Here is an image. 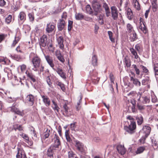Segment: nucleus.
<instances>
[{
  "instance_id": "f257e3e1",
  "label": "nucleus",
  "mask_w": 158,
  "mask_h": 158,
  "mask_svg": "<svg viewBox=\"0 0 158 158\" xmlns=\"http://www.w3.org/2000/svg\"><path fill=\"white\" fill-rule=\"evenodd\" d=\"M127 118L130 120L131 123L128 126H125L124 129L128 133L132 134L135 132V130L136 128L135 119L131 116L127 117Z\"/></svg>"
},
{
  "instance_id": "f03ea898",
  "label": "nucleus",
  "mask_w": 158,
  "mask_h": 158,
  "mask_svg": "<svg viewBox=\"0 0 158 158\" xmlns=\"http://www.w3.org/2000/svg\"><path fill=\"white\" fill-rule=\"evenodd\" d=\"M87 69L89 71V75L92 82L94 84H97L99 80V78L97 77L98 73L95 71V68L91 66L87 67Z\"/></svg>"
},
{
  "instance_id": "7ed1b4c3",
  "label": "nucleus",
  "mask_w": 158,
  "mask_h": 158,
  "mask_svg": "<svg viewBox=\"0 0 158 158\" xmlns=\"http://www.w3.org/2000/svg\"><path fill=\"white\" fill-rule=\"evenodd\" d=\"M33 56L31 62L32 63L34 70L36 71L40 68L41 65V59L36 54L31 52L30 55V57Z\"/></svg>"
},
{
  "instance_id": "20e7f679",
  "label": "nucleus",
  "mask_w": 158,
  "mask_h": 158,
  "mask_svg": "<svg viewBox=\"0 0 158 158\" xmlns=\"http://www.w3.org/2000/svg\"><path fill=\"white\" fill-rule=\"evenodd\" d=\"M92 6L95 12H101L102 10V5L100 2L94 0L92 2Z\"/></svg>"
},
{
  "instance_id": "39448f33",
  "label": "nucleus",
  "mask_w": 158,
  "mask_h": 158,
  "mask_svg": "<svg viewBox=\"0 0 158 158\" xmlns=\"http://www.w3.org/2000/svg\"><path fill=\"white\" fill-rule=\"evenodd\" d=\"M54 147H50L43 156V158H54L53 155L56 150L53 149Z\"/></svg>"
},
{
  "instance_id": "423d86ee",
  "label": "nucleus",
  "mask_w": 158,
  "mask_h": 158,
  "mask_svg": "<svg viewBox=\"0 0 158 158\" xmlns=\"http://www.w3.org/2000/svg\"><path fill=\"white\" fill-rule=\"evenodd\" d=\"M75 143V146L77 149L82 153H85V151L84 147L83 144L77 140H74Z\"/></svg>"
},
{
  "instance_id": "0eeeda50",
  "label": "nucleus",
  "mask_w": 158,
  "mask_h": 158,
  "mask_svg": "<svg viewBox=\"0 0 158 158\" xmlns=\"http://www.w3.org/2000/svg\"><path fill=\"white\" fill-rule=\"evenodd\" d=\"M39 45L40 47L44 48L46 47L47 42V36L45 35H44L39 40Z\"/></svg>"
},
{
  "instance_id": "6e6552de",
  "label": "nucleus",
  "mask_w": 158,
  "mask_h": 158,
  "mask_svg": "<svg viewBox=\"0 0 158 158\" xmlns=\"http://www.w3.org/2000/svg\"><path fill=\"white\" fill-rule=\"evenodd\" d=\"M110 9L112 17L114 20H117L118 15V11L117 8L115 6H112Z\"/></svg>"
},
{
  "instance_id": "1a4fd4ad",
  "label": "nucleus",
  "mask_w": 158,
  "mask_h": 158,
  "mask_svg": "<svg viewBox=\"0 0 158 158\" xmlns=\"http://www.w3.org/2000/svg\"><path fill=\"white\" fill-rule=\"evenodd\" d=\"M64 110L63 114L66 116H70L72 114V113L70 108L67 106L66 104H64L63 106Z\"/></svg>"
},
{
  "instance_id": "9d476101",
  "label": "nucleus",
  "mask_w": 158,
  "mask_h": 158,
  "mask_svg": "<svg viewBox=\"0 0 158 158\" xmlns=\"http://www.w3.org/2000/svg\"><path fill=\"white\" fill-rule=\"evenodd\" d=\"M25 73L27 77L33 82H35L36 81L37 77L32 72L27 70Z\"/></svg>"
},
{
  "instance_id": "9b49d317",
  "label": "nucleus",
  "mask_w": 158,
  "mask_h": 158,
  "mask_svg": "<svg viewBox=\"0 0 158 158\" xmlns=\"http://www.w3.org/2000/svg\"><path fill=\"white\" fill-rule=\"evenodd\" d=\"M44 56L48 64L52 69H54L55 65L53 63L52 57L49 55H44Z\"/></svg>"
},
{
  "instance_id": "f8f14e48",
  "label": "nucleus",
  "mask_w": 158,
  "mask_h": 158,
  "mask_svg": "<svg viewBox=\"0 0 158 158\" xmlns=\"http://www.w3.org/2000/svg\"><path fill=\"white\" fill-rule=\"evenodd\" d=\"M65 25V21L63 20L62 19H59L57 23V27L59 31H62L64 28Z\"/></svg>"
},
{
  "instance_id": "ddd939ff",
  "label": "nucleus",
  "mask_w": 158,
  "mask_h": 158,
  "mask_svg": "<svg viewBox=\"0 0 158 158\" xmlns=\"http://www.w3.org/2000/svg\"><path fill=\"white\" fill-rule=\"evenodd\" d=\"M53 69L56 71L64 79L66 78V74L64 72L61 68L58 67L56 69L54 68V69Z\"/></svg>"
},
{
  "instance_id": "4468645a",
  "label": "nucleus",
  "mask_w": 158,
  "mask_h": 158,
  "mask_svg": "<svg viewBox=\"0 0 158 158\" xmlns=\"http://www.w3.org/2000/svg\"><path fill=\"white\" fill-rule=\"evenodd\" d=\"M26 19V15L23 12H20L18 16V21L21 23H23Z\"/></svg>"
},
{
  "instance_id": "2eb2a0df",
  "label": "nucleus",
  "mask_w": 158,
  "mask_h": 158,
  "mask_svg": "<svg viewBox=\"0 0 158 158\" xmlns=\"http://www.w3.org/2000/svg\"><path fill=\"white\" fill-rule=\"evenodd\" d=\"M41 96L43 99V101L46 106H50L51 104V101L48 96L44 95H41Z\"/></svg>"
},
{
  "instance_id": "dca6fc26",
  "label": "nucleus",
  "mask_w": 158,
  "mask_h": 158,
  "mask_svg": "<svg viewBox=\"0 0 158 158\" xmlns=\"http://www.w3.org/2000/svg\"><path fill=\"white\" fill-rule=\"evenodd\" d=\"M98 58L97 56L96 55H94L92 56L91 60V63L93 66L92 67H95L98 66Z\"/></svg>"
},
{
  "instance_id": "f3484780",
  "label": "nucleus",
  "mask_w": 158,
  "mask_h": 158,
  "mask_svg": "<svg viewBox=\"0 0 158 158\" xmlns=\"http://www.w3.org/2000/svg\"><path fill=\"white\" fill-rule=\"evenodd\" d=\"M57 40L60 48L62 49H64L63 44L64 39L63 37L62 36H60L58 38Z\"/></svg>"
},
{
  "instance_id": "a211bd4d",
  "label": "nucleus",
  "mask_w": 158,
  "mask_h": 158,
  "mask_svg": "<svg viewBox=\"0 0 158 158\" xmlns=\"http://www.w3.org/2000/svg\"><path fill=\"white\" fill-rule=\"evenodd\" d=\"M55 28V26L50 23L48 24L46 30L47 32L50 33L52 32Z\"/></svg>"
},
{
  "instance_id": "6ab92c4d",
  "label": "nucleus",
  "mask_w": 158,
  "mask_h": 158,
  "mask_svg": "<svg viewBox=\"0 0 158 158\" xmlns=\"http://www.w3.org/2000/svg\"><path fill=\"white\" fill-rule=\"evenodd\" d=\"M26 100L29 102L31 106L33 105L35 101V97L33 95L30 94L28 95L26 98Z\"/></svg>"
},
{
  "instance_id": "aec40b11",
  "label": "nucleus",
  "mask_w": 158,
  "mask_h": 158,
  "mask_svg": "<svg viewBox=\"0 0 158 158\" xmlns=\"http://www.w3.org/2000/svg\"><path fill=\"white\" fill-rule=\"evenodd\" d=\"M117 149L118 152L121 155H123L125 154L126 150L124 146L121 145H118L117 147Z\"/></svg>"
},
{
  "instance_id": "412c9836",
  "label": "nucleus",
  "mask_w": 158,
  "mask_h": 158,
  "mask_svg": "<svg viewBox=\"0 0 158 158\" xmlns=\"http://www.w3.org/2000/svg\"><path fill=\"white\" fill-rule=\"evenodd\" d=\"M143 129L145 133V134L147 136H148L151 132V127L145 125L143 126Z\"/></svg>"
},
{
  "instance_id": "4be33fe9",
  "label": "nucleus",
  "mask_w": 158,
  "mask_h": 158,
  "mask_svg": "<svg viewBox=\"0 0 158 158\" xmlns=\"http://www.w3.org/2000/svg\"><path fill=\"white\" fill-rule=\"evenodd\" d=\"M131 81H132V83L134 85L136 86H140L141 85V83L139 80L136 79L134 78L133 76H130Z\"/></svg>"
},
{
  "instance_id": "5701e85b",
  "label": "nucleus",
  "mask_w": 158,
  "mask_h": 158,
  "mask_svg": "<svg viewBox=\"0 0 158 158\" xmlns=\"http://www.w3.org/2000/svg\"><path fill=\"white\" fill-rule=\"evenodd\" d=\"M52 130L50 129H48L47 128L45 131L44 133V139H46L48 137L49 135H52Z\"/></svg>"
},
{
  "instance_id": "b1692460",
  "label": "nucleus",
  "mask_w": 158,
  "mask_h": 158,
  "mask_svg": "<svg viewBox=\"0 0 158 158\" xmlns=\"http://www.w3.org/2000/svg\"><path fill=\"white\" fill-rule=\"evenodd\" d=\"M127 15L128 19L130 20H132L133 17V15L131 9L130 8H128L127 9Z\"/></svg>"
},
{
  "instance_id": "393cba45",
  "label": "nucleus",
  "mask_w": 158,
  "mask_h": 158,
  "mask_svg": "<svg viewBox=\"0 0 158 158\" xmlns=\"http://www.w3.org/2000/svg\"><path fill=\"white\" fill-rule=\"evenodd\" d=\"M49 73V71L48 70L47 72V73L48 74V76L46 77V81L49 87L51 88H53V87L52 85V83L51 81L50 77L48 75Z\"/></svg>"
},
{
  "instance_id": "a878e982",
  "label": "nucleus",
  "mask_w": 158,
  "mask_h": 158,
  "mask_svg": "<svg viewBox=\"0 0 158 158\" xmlns=\"http://www.w3.org/2000/svg\"><path fill=\"white\" fill-rule=\"evenodd\" d=\"M61 146V142L59 140L54 141L53 145H51L50 147H54L53 149L56 150V148H59Z\"/></svg>"
},
{
  "instance_id": "bb28decb",
  "label": "nucleus",
  "mask_w": 158,
  "mask_h": 158,
  "mask_svg": "<svg viewBox=\"0 0 158 158\" xmlns=\"http://www.w3.org/2000/svg\"><path fill=\"white\" fill-rule=\"evenodd\" d=\"M138 39L137 35L135 31L133 32L132 34H131L130 37V40L131 42L134 41Z\"/></svg>"
},
{
  "instance_id": "cd10ccee",
  "label": "nucleus",
  "mask_w": 158,
  "mask_h": 158,
  "mask_svg": "<svg viewBox=\"0 0 158 158\" xmlns=\"http://www.w3.org/2000/svg\"><path fill=\"white\" fill-rule=\"evenodd\" d=\"M135 48L139 54L142 52L143 51L142 46L141 44H138L135 45Z\"/></svg>"
},
{
  "instance_id": "c85d7f7f",
  "label": "nucleus",
  "mask_w": 158,
  "mask_h": 158,
  "mask_svg": "<svg viewBox=\"0 0 158 158\" xmlns=\"http://www.w3.org/2000/svg\"><path fill=\"white\" fill-rule=\"evenodd\" d=\"M130 50L132 54L134 56V58L135 59H137L138 58H139L136 51L133 48H130Z\"/></svg>"
},
{
  "instance_id": "c756f323",
  "label": "nucleus",
  "mask_w": 158,
  "mask_h": 158,
  "mask_svg": "<svg viewBox=\"0 0 158 158\" xmlns=\"http://www.w3.org/2000/svg\"><path fill=\"white\" fill-rule=\"evenodd\" d=\"M136 119L137 120V123L139 125H141L143 122V119L142 115L139 117L136 116Z\"/></svg>"
},
{
  "instance_id": "7c9ffc66",
  "label": "nucleus",
  "mask_w": 158,
  "mask_h": 158,
  "mask_svg": "<svg viewBox=\"0 0 158 158\" xmlns=\"http://www.w3.org/2000/svg\"><path fill=\"white\" fill-rule=\"evenodd\" d=\"M65 135L66 138V139L68 142L69 143H72V140L69 134V131L68 130H66L65 132Z\"/></svg>"
},
{
  "instance_id": "2f4dec72",
  "label": "nucleus",
  "mask_w": 158,
  "mask_h": 158,
  "mask_svg": "<svg viewBox=\"0 0 158 158\" xmlns=\"http://www.w3.org/2000/svg\"><path fill=\"white\" fill-rule=\"evenodd\" d=\"M145 150V147L144 146L140 147L137 148L135 152L136 154H139L142 153Z\"/></svg>"
},
{
  "instance_id": "473e14b6",
  "label": "nucleus",
  "mask_w": 158,
  "mask_h": 158,
  "mask_svg": "<svg viewBox=\"0 0 158 158\" xmlns=\"http://www.w3.org/2000/svg\"><path fill=\"white\" fill-rule=\"evenodd\" d=\"M20 135L25 140V142L29 143V142H30V140L29 139V137L26 134L22 133V134H20Z\"/></svg>"
},
{
  "instance_id": "72a5a7b5",
  "label": "nucleus",
  "mask_w": 158,
  "mask_h": 158,
  "mask_svg": "<svg viewBox=\"0 0 158 158\" xmlns=\"http://www.w3.org/2000/svg\"><path fill=\"white\" fill-rule=\"evenodd\" d=\"M56 85L59 86L61 89L63 91L65 92L66 91V89L65 88L64 85L61 82L57 81L56 82Z\"/></svg>"
},
{
  "instance_id": "f704fd0d",
  "label": "nucleus",
  "mask_w": 158,
  "mask_h": 158,
  "mask_svg": "<svg viewBox=\"0 0 158 158\" xmlns=\"http://www.w3.org/2000/svg\"><path fill=\"white\" fill-rule=\"evenodd\" d=\"M141 24L140 26H139V29L143 31L144 34H146L148 31L147 28L145 24H143V26H141Z\"/></svg>"
},
{
  "instance_id": "c9c22d12",
  "label": "nucleus",
  "mask_w": 158,
  "mask_h": 158,
  "mask_svg": "<svg viewBox=\"0 0 158 158\" xmlns=\"http://www.w3.org/2000/svg\"><path fill=\"white\" fill-rule=\"evenodd\" d=\"M56 56H57L58 59L61 62L63 63L64 61L65 60L64 59L63 56H62L60 53L59 54H56Z\"/></svg>"
},
{
  "instance_id": "e433bc0d",
  "label": "nucleus",
  "mask_w": 158,
  "mask_h": 158,
  "mask_svg": "<svg viewBox=\"0 0 158 158\" xmlns=\"http://www.w3.org/2000/svg\"><path fill=\"white\" fill-rule=\"evenodd\" d=\"M124 62L126 66L127 67H129L131 65L130 60L128 58L126 57L124 58Z\"/></svg>"
},
{
  "instance_id": "4c0bfd02",
  "label": "nucleus",
  "mask_w": 158,
  "mask_h": 158,
  "mask_svg": "<svg viewBox=\"0 0 158 158\" xmlns=\"http://www.w3.org/2000/svg\"><path fill=\"white\" fill-rule=\"evenodd\" d=\"M13 129L15 131L18 130L19 131H23V127L22 125H18V124H15L13 126Z\"/></svg>"
},
{
  "instance_id": "58836bf2",
  "label": "nucleus",
  "mask_w": 158,
  "mask_h": 158,
  "mask_svg": "<svg viewBox=\"0 0 158 158\" xmlns=\"http://www.w3.org/2000/svg\"><path fill=\"white\" fill-rule=\"evenodd\" d=\"M69 158H78L76 155L72 151H70L68 153Z\"/></svg>"
},
{
  "instance_id": "ea45409f",
  "label": "nucleus",
  "mask_w": 158,
  "mask_h": 158,
  "mask_svg": "<svg viewBox=\"0 0 158 158\" xmlns=\"http://www.w3.org/2000/svg\"><path fill=\"white\" fill-rule=\"evenodd\" d=\"M86 10L87 12L89 15L92 14L94 13L92 9L89 5H87L86 6Z\"/></svg>"
},
{
  "instance_id": "a19ab883",
  "label": "nucleus",
  "mask_w": 158,
  "mask_h": 158,
  "mask_svg": "<svg viewBox=\"0 0 158 158\" xmlns=\"http://www.w3.org/2000/svg\"><path fill=\"white\" fill-rule=\"evenodd\" d=\"M84 16L82 13H78L75 15V18L77 20H81L83 19Z\"/></svg>"
},
{
  "instance_id": "79ce46f5",
  "label": "nucleus",
  "mask_w": 158,
  "mask_h": 158,
  "mask_svg": "<svg viewBox=\"0 0 158 158\" xmlns=\"http://www.w3.org/2000/svg\"><path fill=\"white\" fill-rule=\"evenodd\" d=\"M23 153L22 150L19 148L18 149V153L16 155L17 158H22Z\"/></svg>"
},
{
  "instance_id": "37998d69",
  "label": "nucleus",
  "mask_w": 158,
  "mask_h": 158,
  "mask_svg": "<svg viewBox=\"0 0 158 158\" xmlns=\"http://www.w3.org/2000/svg\"><path fill=\"white\" fill-rule=\"evenodd\" d=\"M108 34L109 36V37L110 41L113 43L115 42V39L114 38H113V33L110 31H108Z\"/></svg>"
},
{
  "instance_id": "c03bdc74",
  "label": "nucleus",
  "mask_w": 158,
  "mask_h": 158,
  "mask_svg": "<svg viewBox=\"0 0 158 158\" xmlns=\"http://www.w3.org/2000/svg\"><path fill=\"white\" fill-rule=\"evenodd\" d=\"M133 2L134 3V6L135 8L138 10H139L140 9V7L139 2L137 0H133Z\"/></svg>"
},
{
  "instance_id": "a18cd8bd",
  "label": "nucleus",
  "mask_w": 158,
  "mask_h": 158,
  "mask_svg": "<svg viewBox=\"0 0 158 158\" xmlns=\"http://www.w3.org/2000/svg\"><path fill=\"white\" fill-rule=\"evenodd\" d=\"M127 31L129 33H131L132 31H133V32H134L133 28L130 24H127Z\"/></svg>"
},
{
  "instance_id": "49530a36",
  "label": "nucleus",
  "mask_w": 158,
  "mask_h": 158,
  "mask_svg": "<svg viewBox=\"0 0 158 158\" xmlns=\"http://www.w3.org/2000/svg\"><path fill=\"white\" fill-rule=\"evenodd\" d=\"M52 102L53 104L54 105V106L52 107L53 109L55 110H56L57 112L59 111V109L60 108L57 106V104L55 102L54 100H52Z\"/></svg>"
},
{
  "instance_id": "de8ad7c7",
  "label": "nucleus",
  "mask_w": 158,
  "mask_h": 158,
  "mask_svg": "<svg viewBox=\"0 0 158 158\" xmlns=\"http://www.w3.org/2000/svg\"><path fill=\"white\" fill-rule=\"evenodd\" d=\"M53 134L52 135H51L50 137L52 138V141H56V140H59L60 138L55 133L54 134V137H53Z\"/></svg>"
},
{
  "instance_id": "09e8293b",
  "label": "nucleus",
  "mask_w": 158,
  "mask_h": 158,
  "mask_svg": "<svg viewBox=\"0 0 158 158\" xmlns=\"http://www.w3.org/2000/svg\"><path fill=\"white\" fill-rule=\"evenodd\" d=\"M137 107L141 112L144 110L145 109L144 106L141 105L139 104V103H137Z\"/></svg>"
},
{
  "instance_id": "8fccbe9b",
  "label": "nucleus",
  "mask_w": 158,
  "mask_h": 158,
  "mask_svg": "<svg viewBox=\"0 0 158 158\" xmlns=\"http://www.w3.org/2000/svg\"><path fill=\"white\" fill-rule=\"evenodd\" d=\"M154 69L155 71V75H158V63H156L154 64Z\"/></svg>"
},
{
  "instance_id": "3c124183",
  "label": "nucleus",
  "mask_w": 158,
  "mask_h": 158,
  "mask_svg": "<svg viewBox=\"0 0 158 158\" xmlns=\"http://www.w3.org/2000/svg\"><path fill=\"white\" fill-rule=\"evenodd\" d=\"M28 17L29 20L31 22H33L34 20V13L31 12L28 14Z\"/></svg>"
},
{
  "instance_id": "603ef678",
  "label": "nucleus",
  "mask_w": 158,
  "mask_h": 158,
  "mask_svg": "<svg viewBox=\"0 0 158 158\" xmlns=\"http://www.w3.org/2000/svg\"><path fill=\"white\" fill-rule=\"evenodd\" d=\"M73 21L70 20L69 21L68 29L69 31H70L71 30L73 27Z\"/></svg>"
},
{
  "instance_id": "864d4df0",
  "label": "nucleus",
  "mask_w": 158,
  "mask_h": 158,
  "mask_svg": "<svg viewBox=\"0 0 158 158\" xmlns=\"http://www.w3.org/2000/svg\"><path fill=\"white\" fill-rule=\"evenodd\" d=\"M11 56L12 58L17 61H19L21 59V56L19 55H11Z\"/></svg>"
},
{
  "instance_id": "5fc2aeb1",
  "label": "nucleus",
  "mask_w": 158,
  "mask_h": 158,
  "mask_svg": "<svg viewBox=\"0 0 158 158\" xmlns=\"http://www.w3.org/2000/svg\"><path fill=\"white\" fill-rule=\"evenodd\" d=\"M152 146L154 148H156L158 147V144L156 140H154L153 139L152 140Z\"/></svg>"
},
{
  "instance_id": "6e6d98bb",
  "label": "nucleus",
  "mask_w": 158,
  "mask_h": 158,
  "mask_svg": "<svg viewBox=\"0 0 158 158\" xmlns=\"http://www.w3.org/2000/svg\"><path fill=\"white\" fill-rule=\"evenodd\" d=\"M143 98V101L144 102V103H149L150 102V99L147 96L142 97Z\"/></svg>"
},
{
  "instance_id": "4d7b16f0",
  "label": "nucleus",
  "mask_w": 158,
  "mask_h": 158,
  "mask_svg": "<svg viewBox=\"0 0 158 158\" xmlns=\"http://www.w3.org/2000/svg\"><path fill=\"white\" fill-rule=\"evenodd\" d=\"M148 135H145L144 136H143L142 138L139 139V141L140 143H144L146 138L148 137Z\"/></svg>"
},
{
  "instance_id": "13d9d810",
  "label": "nucleus",
  "mask_w": 158,
  "mask_h": 158,
  "mask_svg": "<svg viewBox=\"0 0 158 158\" xmlns=\"http://www.w3.org/2000/svg\"><path fill=\"white\" fill-rule=\"evenodd\" d=\"M12 19V16L9 15V16L6 19V21L7 23H10Z\"/></svg>"
},
{
  "instance_id": "bf43d9fd",
  "label": "nucleus",
  "mask_w": 158,
  "mask_h": 158,
  "mask_svg": "<svg viewBox=\"0 0 158 158\" xmlns=\"http://www.w3.org/2000/svg\"><path fill=\"white\" fill-rule=\"evenodd\" d=\"M149 81V78L148 77L143 80L142 82V84L143 85H147Z\"/></svg>"
},
{
  "instance_id": "052dcab7",
  "label": "nucleus",
  "mask_w": 158,
  "mask_h": 158,
  "mask_svg": "<svg viewBox=\"0 0 158 158\" xmlns=\"http://www.w3.org/2000/svg\"><path fill=\"white\" fill-rule=\"evenodd\" d=\"M140 66L141 67L143 70V72L145 73H147L149 72L148 70V69L145 66L141 65Z\"/></svg>"
},
{
  "instance_id": "680f3d73",
  "label": "nucleus",
  "mask_w": 158,
  "mask_h": 158,
  "mask_svg": "<svg viewBox=\"0 0 158 158\" xmlns=\"http://www.w3.org/2000/svg\"><path fill=\"white\" fill-rule=\"evenodd\" d=\"M105 14L106 17H109L110 15L111 12L110 8H108L105 10Z\"/></svg>"
},
{
  "instance_id": "e2e57ef3",
  "label": "nucleus",
  "mask_w": 158,
  "mask_h": 158,
  "mask_svg": "<svg viewBox=\"0 0 158 158\" xmlns=\"http://www.w3.org/2000/svg\"><path fill=\"white\" fill-rule=\"evenodd\" d=\"M76 123L77 122H75L73 123H71L70 124V128L72 130H75V129L76 127Z\"/></svg>"
},
{
  "instance_id": "0e129e2a",
  "label": "nucleus",
  "mask_w": 158,
  "mask_h": 158,
  "mask_svg": "<svg viewBox=\"0 0 158 158\" xmlns=\"http://www.w3.org/2000/svg\"><path fill=\"white\" fill-rule=\"evenodd\" d=\"M142 93L141 92H139L137 93L136 96L137 98H138V102L140 101V98L141 97Z\"/></svg>"
},
{
  "instance_id": "69168bd1",
  "label": "nucleus",
  "mask_w": 158,
  "mask_h": 158,
  "mask_svg": "<svg viewBox=\"0 0 158 158\" xmlns=\"http://www.w3.org/2000/svg\"><path fill=\"white\" fill-rule=\"evenodd\" d=\"M153 11L155 12L156 11V9L157 7V5L156 3H152Z\"/></svg>"
},
{
  "instance_id": "338daca9",
  "label": "nucleus",
  "mask_w": 158,
  "mask_h": 158,
  "mask_svg": "<svg viewBox=\"0 0 158 158\" xmlns=\"http://www.w3.org/2000/svg\"><path fill=\"white\" fill-rule=\"evenodd\" d=\"M67 17V14L66 12H64L61 16V18L60 19H62L63 20H66Z\"/></svg>"
},
{
  "instance_id": "774afa93",
  "label": "nucleus",
  "mask_w": 158,
  "mask_h": 158,
  "mask_svg": "<svg viewBox=\"0 0 158 158\" xmlns=\"http://www.w3.org/2000/svg\"><path fill=\"white\" fill-rule=\"evenodd\" d=\"M5 37L6 35L4 34H0V43L4 40Z\"/></svg>"
}]
</instances>
